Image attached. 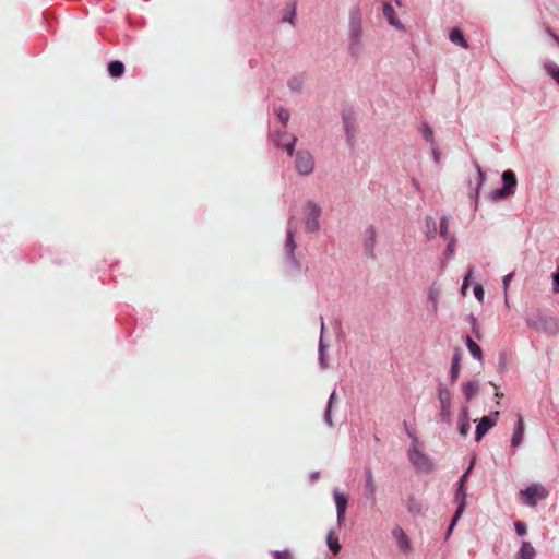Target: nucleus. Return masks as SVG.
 Masks as SVG:
<instances>
[{
	"mask_svg": "<svg viewBox=\"0 0 559 559\" xmlns=\"http://www.w3.org/2000/svg\"><path fill=\"white\" fill-rule=\"evenodd\" d=\"M362 14L359 7H354L349 13L348 50L352 56L358 58L362 51Z\"/></svg>",
	"mask_w": 559,
	"mask_h": 559,
	"instance_id": "f257e3e1",
	"label": "nucleus"
},
{
	"mask_svg": "<svg viewBox=\"0 0 559 559\" xmlns=\"http://www.w3.org/2000/svg\"><path fill=\"white\" fill-rule=\"evenodd\" d=\"M412 438L408 457L412 464L420 472L430 473L433 469V463L419 448V441L414 433L407 430Z\"/></svg>",
	"mask_w": 559,
	"mask_h": 559,
	"instance_id": "f03ea898",
	"label": "nucleus"
},
{
	"mask_svg": "<svg viewBox=\"0 0 559 559\" xmlns=\"http://www.w3.org/2000/svg\"><path fill=\"white\" fill-rule=\"evenodd\" d=\"M502 182L503 187L500 189H496L491 192L490 197L492 200H502L514 194V190L516 187V176L512 170H504L502 174Z\"/></svg>",
	"mask_w": 559,
	"mask_h": 559,
	"instance_id": "7ed1b4c3",
	"label": "nucleus"
},
{
	"mask_svg": "<svg viewBox=\"0 0 559 559\" xmlns=\"http://www.w3.org/2000/svg\"><path fill=\"white\" fill-rule=\"evenodd\" d=\"M472 466H473V463L471 464L469 468L461 476L460 478V481H459V488L456 490V493H455V500L459 501V506H457V509L453 515V519L451 521V524H450V527H449V531L448 533H450L453 528V526L455 525V523L457 522V520L460 519V516L462 515L464 509H465V504H466V493L464 491V486H465V481L467 480V477H468V474L472 469Z\"/></svg>",
	"mask_w": 559,
	"mask_h": 559,
	"instance_id": "20e7f679",
	"label": "nucleus"
},
{
	"mask_svg": "<svg viewBox=\"0 0 559 559\" xmlns=\"http://www.w3.org/2000/svg\"><path fill=\"white\" fill-rule=\"evenodd\" d=\"M520 495L526 506L535 507L539 500L546 499L549 492L543 485L532 484L526 489L521 490Z\"/></svg>",
	"mask_w": 559,
	"mask_h": 559,
	"instance_id": "39448f33",
	"label": "nucleus"
},
{
	"mask_svg": "<svg viewBox=\"0 0 559 559\" xmlns=\"http://www.w3.org/2000/svg\"><path fill=\"white\" fill-rule=\"evenodd\" d=\"M332 340L333 335L328 332L324 323H322L319 341V361L321 368L323 369L329 367L328 352L332 346Z\"/></svg>",
	"mask_w": 559,
	"mask_h": 559,
	"instance_id": "423d86ee",
	"label": "nucleus"
},
{
	"mask_svg": "<svg viewBox=\"0 0 559 559\" xmlns=\"http://www.w3.org/2000/svg\"><path fill=\"white\" fill-rule=\"evenodd\" d=\"M499 412L491 413L490 416L483 417L476 426L475 440L478 442L496 425Z\"/></svg>",
	"mask_w": 559,
	"mask_h": 559,
	"instance_id": "0eeeda50",
	"label": "nucleus"
},
{
	"mask_svg": "<svg viewBox=\"0 0 559 559\" xmlns=\"http://www.w3.org/2000/svg\"><path fill=\"white\" fill-rule=\"evenodd\" d=\"M313 160L310 153H298L296 167L300 175H309L313 169Z\"/></svg>",
	"mask_w": 559,
	"mask_h": 559,
	"instance_id": "6e6552de",
	"label": "nucleus"
},
{
	"mask_svg": "<svg viewBox=\"0 0 559 559\" xmlns=\"http://www.w3.org/2000/svg\"><path fill=\"white\" fill-rule=\"evenodd\" d=\"M334 502L336 506L337 522L342 524L345 520V513L348 504L347 496L341 492H334Z\"/></svg>",
	"mask_w": 559,
	"mask_h": 559,
	"instance_id": "1a4fd4ad",
	"label": "nucleus"
},
{
	"mask_svg": "<svg viewBox=\"0 0 559 559\" xmlns=\"http://www.w3.org/2000/svg\"><path fill=\"white\" fill-rule=\"evenodd\" d=\"M392 535H393L394 539L396 540L399 548L403 552L408 554L411 551V542H409L408 536L403 531V528L400 526H395L392 530Z\"/></svg>",
	"mask_w": 559,
	"mask_h": 559,
	"instance_id": "9d476101",
	"label": "nucleus"
},
{
	"mask_svg": "<svg viewBox=\"0 0 559 559\" xmlns=\"http://www.w3.org/2000/svg\"><path fill=\"white\" fill-rule=\"evenodd\" d=\"M377 233L373 226L366 228L364 234V247L368 257H373Z\"/></svg>",
	"mask_w": 559,
	"mask_h": 559,
	"instance_id": "9b49d317",
	"label": "nucleus"
},
{
	"mask_svg": "<svg viewBox=\"0 0 559 559\" xmlns=\"http://www.w3.org/2000/svg\"><path fill=\"white\" fill-rule=\"evenodd\" d=\"M273 141L278 147L285 148L289 155L293 154V147L296 142L294 135L288 133L277 134Z\"/></svg>",
	"mask_w": 559,
	"mask_h": 559,
	"instance_id": "f8f14e48",
	"label": "nucleus"
},
{
	"mask_svg": "<svg viewBox=\"0 0 559 559\" xmlns=\"http://www.w3.org/2000/svg\"><path fill=\"white\" fill-rule=\"evenodd\" d=\"M383 15L385 16V19L388 20V22L392 26H394L396 28H400V29L403 28V25L396 19L395 11H394L393 7L390 3H384V5H383Z\"/></svg>",
	"mask_w": 559,
	"mask_h": 559,
	"instance_id": "ddd939ff",
	"label": "nucleus"
},
{
	"mask_svg": "<svg viewBox=\"0 0 559 559\" xmlns=\"http://www.w3.org/2000/svg\"><path fill=\"white\" fill-rule=\"evenodd\" d=\"M365 489H366L367 497L369 499H371L372 501H374L376 483H374V478H373L371 469L366 471Z\"/></svg>",
	"mask_w": 559,
	"mask_h": 559,
	"instance_id": "4468645a",
	"label": "nucleus"
},
{
	"mask_svg": "<svg viewBox=\"0 0 559 559\" xmlns=\"http://www.w3.org/2000/svg\"><path fill=\"white\" fill-rule=\"evenodd\" d=\"M523 436H524V421H523L522 417H519L516 429L513 432V436L511 439L512 447H514V448L519 447L523 440Z\"/></svg>",
	"mask_w": 559,
	"mask_h": 559,
	"instance_id": "2eb2a0df",
	"label": "nucleus"
},
{
	"mask_svg": "<svg viewBox=\"0 0 559 559\" xmlns=\"http://www.w3.org/2000/svg\"><path fill=\"white\" fill-rule=\"evenodd\" d=\"M438 399L440 406H451L452 394L450 390L443 384L438 386Z\"/></svg>",
	"mask_w": 559,
	"mask_h": 559,
	"instance_id": "dca6fc26",
	"label": "nucleus"
},
{
	"mask_svg": "<svg viewBox=\"0 0 559 559\" xmlns=\"http://www.w3.org/2000/svg\"><path fill=\"white\" fill-rule=\"evenodd\" d=\"M535 549L528 542H523L518 552V559H534Z\"/></svg>",
	"mask_w": 559,
	"mask_h": 559,
	"instance_id": "f3484780",
	"label": "nucleus"
},
{
	"mask_svg": "<svg viewBox=\"0 0 559 559\" xmlns=\"http://www.w3.org/2000/svg\"><path fill=\"white\" fill-rule=\"evenodd\" d=\"M479 385L477 381H468L463 384L462 390L467 401H471L478 392Z\"/></svg>",
	"mask_w": 559,
	"mask_h": 559,
	"instance_id": "a211bd4d",
	"label": "nucleus"
},
{
	"mask_svg": "<svg viewBox=\"0 0 559 559\" xmlns=\"http://www.w3.org/2000/svg\"><path fill=\"white\" fill-rule=\"evenodd\" d=\"M450 40L459 46H461L462 48H468V44L467 41L465 40L464 36H463V33L461 29L459 28H453L450 33Z\"/></svg>",
	"mask_w": 559,
	"mask_h": 559,
	"instance_id": "6ab92c4d",
	"label": "nucleus"
},
{
	"mask_svg": "<svg viewBox=\"0 0 559 559\" xmlns=\"http://www.w3.org/2000/svg\"><path fill=\"white\" fill-rule=\"evenodd\" d=\"M466 346L471 353V355L477 359V360H481L483 359V352H481V348L479 347V345L474 342L469 336L466 337Z\"/></svg>",
	"mask_w": 559,
	"mask_h": 559,
	"instance_id": "aec40b11",
	"label": "nucleus"
},
{
	"mask_svg": "<svg viewBox=\"0 0 559 559\" xmlns=\"http://www.w3.org/2000/svg\"><path fill=\"white\" fill-rule=\"evenodd\" d=\"M326 544L334 555H337L342 548L338 542V537L333 531L329 532L326 536Z\"/></svg>",
	"mask_w": 559,
	"mask_h": 559,
	"instance_id": "412c9836",
	"label": "nucleus"
},
{
	"mask_svg": "<svg viewBox=\"0 0 559 559\" xmlns=\"http://www.w3.org/2000/svg\"><path fill=\"white\" fill-rule=\"evenodd\" d=\"M459 431L462 436H467L468 433V430H469V421H468V415H467V411L464 409L462 412V414L460 415L459 417Z\"/></svg>",
	"mask_w": 559,
	"mask_h": 559,
	"instance_id": "4be33fe9",
	"label": "nucleus"
},
{
	"mask_svg": "<svg viewBox=\"0 0 559 559\" xmlns=\"http://www.w3.org/2000/svg\"><path fill=\"white\" fill-rule=\"evenodd\" d=\"M460 361H461V353L459 349L455 350L454 357L452 359V366H451V380L452 382H455L459 377L460 372Z\"/></svg>",
	"mask_w": 559,
	"mask_h": 559,
	"instance_id": "5701e85b",
	"label": "nucleus"
},
{
	"mask_svg": "<svg viewBox=\"0 0 559 559\" xmlns=\"http://www.w3.org/2000/svg\"><path fill=\"white\" fill-rule=\"evenodd\" d=\"M108 71L112 78H120L123 74L124 66L120 61H112L108 66Z\"/></svg>",
	"mask_w": 559,
	"mask_h": 559,
	"instance_id": "b1692460",
	"label": "nucleus"
},
{
	"mask_svg": "<svg viewBox=\"0 0 559 559\" xmlns=\"http://www.w3.org/2000/svg\"><path fill=\"white\" fill-rule=\"evenodd\" d=\"M336 400V391H333L329 399V404L324 413V420L329 426H332L331 409L334 401Z\"/></svg>",
	"mask_w": 559,
	"mask_h": 559,
	"instance_id": "393cba45",
	"label": "nucleus"
},
{
	"mask_svg": "<svg viewBox=\"0 0 559 559\" xmlns=\"http://www.w3.org/2000/svg\"><path fill=\"white\" fill-rule=\"evenodd\" d=\"M420 132L428 143H430L431 145L436 144L433 139V131L427 123H424L420 127Z\"/></svg>",
	"mask_w": 559,
	"mask_h": 559,
	"instance_id": "a878e982",
	"label": "nucleus"
},
{
	"mask_svg": "<svg viewBox=\"0 0 559 559\" xmlns=\"http://www.w3.org/2000/svg\"><path fill=\"white\" fill-rule=\"evenodd\" d=\"M277 119L285 126L289 120V112L284 108H278L276 111Z\"/></svg>",
	"mask_w": 559,
	"mask_h": 559,
	"instance_id": "bb28decb",
	"label": "nucleus"
},
{
	"mask_svg": "<svg viewBox=\"0 0 559 559\" xmlns=\"http://www.w3.org/2000/svg\"><path fill=\"white\" fill-rule=\"evenodd\" d=\"M441 411H440V416H441V419L445 423H450L451 421V406H440Z\"/></svg>",
	"mask_w": 559,
	"mask_h": 559,
	"instance_id": "cd10ccee",
	"label": "nucleus"
},
{
	"mask_svg": "<svg viewBox=\"0 0 559 559\" xmlns=\"http://www.w3.org/2000/svg\"><path fill=\"white\" fill-rule=\"evenodd\" d=\"M408 510L412 513L418 514L421 512V506L415 499L411 498L408 502Z\"/></svg>",
	"mask_w": 559,
	"mask_h": 559,
	"instance_id": "c85d7f7f",
	"label": "nucleus"
},
{
	"mask_svg": "<svg viewBox=\"0 0 559 559\" xmlns=\"http://www.w3.org/2000/svg\"><path fill=\"white\" fill-rule=\"evenodd\" d=\"M344 124H345V129H346L348 139H352L354 136V128L352 126V121H350L349 117L344 116Z\"/></svg>",
	"mask_w": 559,
	"mask_h": 559,
	"instance_id": "c756f323",
	"label": "nucleus"
},
{
	"mask_svg": "<svg viewBox=\"0 0 559 559\" xmlns=\"http://www.w3.org/2000/svg\"><path fill=\"white\" fill-rule=\"evenodd\" d=\"M448 225H449V219L448 217H442L441 218V222H440V235L445 238L447 237V233H448Z\"/></svg>",
	"mask_w": 559,
	"mask_h": 559,
	"instance_id": "7c9ffc66",
	"label": "nucleus"
},
{
	"mask_svg": "<svg viewBox=\"0 0 559 559\" xmlns=\"http://www.w3.org/2000/svg\"><path fill=\"white\" fill-rule=\"evenodd\" d=\"M273 557L275 559H292V555L288 550L274 551Z\"/></svg>",
	"mask_w": 559,
	"mask_h": 559,
	"instance_id": "2f4dec72",
	"label": "nucleus"
},
{
	"mask_svg": "<svg viewBox=\"0 0 559 559\" xmlns=\"http://www.w3.org/2000/svg\"><path fill=\"white\" fill-rule=\"evenodd\" d=\"M514 527L518 535L523 536L526 534V525L523 522L516 521Z\"/></svg>",
	"mask_w": 559,
	"mask_h": 559,
	"instance_id": "473e14b6",
	"label": "nucleus"
},
{
	"mask_svg": "<svg viewBox=\"0 0 559 559\" xmlns=\"http://www.w3.org/2000/svg\"><path fill=\"white\" fill-rule=\"evenodd\" d=\"M548 71L550 75L556 80V82L559 84V67L551 64L548 67Z\"/></svg>",
	"mask_w": 559,
	"mask_h": 559,
	"instance_id": "72a5a7b5",
	"label": "nucleus"
},
{
	"mask_svg": "<svg viewBox=\"0 0 559 559\" xmlns=\"http://www.w3.org/2000/svg\"><path fill=\"white\" fill-rule=\"evenodd\" d=\"M474 295H475V297H476L479 301H481V300H483V298H484V289H483V287H481L480 285H476V286L474 287Z\"/></svg>",
	"mask_w": 559,
	"mask_h": 559,
	"instance_id": "f704fd0d",
	"label": "nucleus"
},
{
	"mask_svg": "<svg viewBox=\"0 0 559 559\" xmlns=\"http://www.w3.org/2000/svg\"><path fill=\"white\" fill-rule=\"evenodd\" d=\"M294 241H293V236H292V233L288 231L287 233V239H286V248L288 249V251L292 253L293 250H294Z\"/></svg>",
	"mask_w": 559,
	"mask_h": 559,
	"instance_id": "c9c22d12",
	"label": "nucleus"
},
{
	"mask_svg": "<svg viewBox=\"0 0 559 559\" xmlns=\"http://www.w3.org/2000/svg\"><path fill=\"white\" fill-rule=\"evenodd\" d=\"M431 150H432L433 160L438 164L440 162V156H441L440 151L438 150L436 144L431 145Z\"/></svg>",
	"mask_w": 559,
	"mask_h": 559,
	"instance_id": "e433bc0d",
	"label": "nucleus"
},
{
	"mask_svg": "<svg viewBox=\"0 0 559 559\" xmlns=\"http://www.w3.org/2000/svg\"><path fill=\"white\" fill-rule=\"evenodd\" d=\"M512 277H513V274H512V273H509L508 275H506V276L503 277V285H504V289H507V288H508V286H509V284H510V282H511V280H512Z\"/></svg>",
	"mask_w": 559,
	"mask_h": 559,
	"instance_id": "4c0bfd02",
	"label": "nucleus"
},
{
	"mask_svg": "<svg viewBox=\"0 0 559 559\" xmlns=\"http://www.w3.org/2000/svg\"><path fill=\"white\" fill-rule=\"evenodd\" d=\"M429 299L433 302L435 309H437V293H435L433 290H430Z\"/></svg>",
	"mask_w": 559,
	"mask_h": 559,
	"instance_id": "58836bf2",
	"label": "nucleus"
},
{
	"mask_svg": "<svg viewBox=\"0 0 559 559\" xmlns=\"http://www.w3.org/2000/svg\"><path fill=\"white\" fill-rule=\"evenodd\" d=\"M477 171H478L479 186H480L485 180V174L481 171L479 166H477Z\"/></svg>",
	"mask_w": 559,
	"mask_h": 559,
	"instance_id": "ea45409f",
	"label": "nucleus"
},
{
	"mask_svg": "<svg viewBox=\"0 0 559 559\" xmlns=\"http://www.w3.org/2000/svg\"><path fill=\"white\" fill-rule=\"evenodd\" d=\"M471 274H472V271H469L467 273V275L464 277V281H463V290L468 286V280L471 277Z\"/></svg>",
	"mask_w": 559,
	"mask_h": 559,
	"instance_id": "a19ab883",
	"label": "nucleus"
},
{
	"mask_svg": "<svg viewBox=\"0 0 559 559\" xmlns=\"http://www.w3.org/2000/svg\"><path fill=\"white\" fill-rule=\"evenodd\" d=\"M555 292H559V272L555 275Z\"/></svg>",
	"mask_w": 559,
	"mask_h": 559,
	"instance_id": "79ce46f5",
	"label": "nucleus"
},
{
	"mask_svg": "<svg viewBox=\"0 0 559 559\" xmlns=\"http://www.w3.org/2000/svg\"><path fill=\"white\" fill-rule=\"evenodd\" d=\"M473 331H474V333H475V336H476L477 338H480V334H479L478 330L476 329L475 319H473Z\"/></svg>",
	"mask_w": 559,
	"mask_h": 559,
	"instance_id": "37998d69",
	"label": "nucleus"
},
{
	"mask_svg": "<svg viewBox=\"0 0 559 559\" xmlns=\"http://www.w3.org/2000/svg\"><path fill=\"white\" fill-rule=\"evenodd\" d=\"M429 221L432 223V225L435 226L436 225V221L433 218H428L427 219V223L429 224Z\"/></svg>",
	"mask_w": 559,
	"mask_h": 559,
	"instance_id": "c03bdc74",
	"label": "nucleus"
},
{
	"mask_svg": "<svg viewBox=\"0 0 559 559\" xmlns=\"http://www.w3.org/2000/svg\"><path fill=\"white\" fill-rule=\"evenodd\" d=\"M496 396H497V397H502V396H503V393H501V392H496Z\"/></svg>",
	"mask_w": 559,
	"mask_h": 559,
	"instance_id": "a18cd8bd",
	"label": "nucleus"
},
{
	"mask_svg": "<svg viewBox=\"0 0 559 559\" xmlns=\"http://www.w3.org/2000/svg\"><path fill=\"white\" fill-rule=\"evenodd\" d=\"M396 4H397V5H401V1H400V0H396Z\"/></svg>",
	"mask_w": 559,
	"mask_h": 559,
	"instance_id": "49530a36",
	"label": "nucleus"
}]
</instances>
